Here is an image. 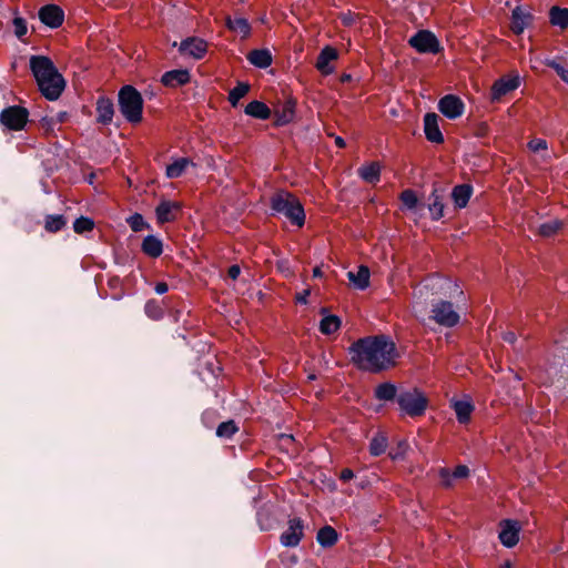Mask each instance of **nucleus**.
Here are the masks:
<instances>
[{"label":"nucleus","mask_w":568,"mask_h":568,"mask_svg":"<svg viewBox=\"0 0 568 568\" xmlns=\"http://www.w3.org/2000/svg\"><path fill=\"white\" fill-rule=\"evenodd\" d=\"M399 200L407 210H414L418 205V197L412 189L404 190L399 195Z\"/></svg>","instance_id":"42"},{"label":"nucleus","mask_w":568,"mask_h":568,"mask_svg":"<svg viewBox=\"0 0 568 568\" xmlns=\"http://www.w3.org/2000/svg\"><path fill=\"white\" fill-rule=\"evenodd\" d=\"M549 22L554 27L566 30L568 28V8L552 6L549 9Z\"/></svg>","instance_id":"32"},{"label":"nucleus","mask_w":568,"mask_h":568,"mask_svg":"<svg viewBox=\"0 0 568 568\" xmlns=\"http://www.w3.org/2000/svg\"><path fill=\"white\" fill-rule=\"evenodd\" d=\"M337 58L338 51L334 47L326 45L321 50L315 67L322 74L329 75L334 72V68L329 65V62Z\"/></svg>","instance_id":"20"},{"label":"nucleus","mask_w":568,"mask_h":568,"mask_svg":"<svg viewBox=\"0 0 568 568\" xmlns=\"http://www.w3.org/2000/svg\"><path fill=\"white\" fill-rule=\"evenodd\" d=\"M374 397L381 402H396L402 416L420 417L428 407V398L417 387L398 388L392 382L378 384L374 389Z\"/></svg>","instance_id":"2"},{"label":"nucleus","mask_w":568,"mask_h":568,"mask_svg":"<svg viewBox=\"0 0 568 568\" xmlns=\"http://www.w3.org/2000/svg\"><path fill=\"white\" fill-rule=\"evenodd\" d=\"M503 339L508 344H514L517 341V336L514 332H505L503 334Z\"/></svg>","instance_id":"58"},{"label":"nucleus","mask_w":568,"mask_h":568,"mask_svg":"<svg viewBox=\"0 0 568 568\" xmlns=\"http://www.w3.org/2000/svg\"><path fill=\"white\" fill-rule=\"evenodd\" d=\"M369 276L371 272L369 268L366 265H361L357 270V272H348L347 277L349 282L354 285L357 290H365L369 286Z\"/></svg>","instance_id":"27"},{"label":"nucleus","mask_w":568,"mask_h":568,"mask_svg":"<svg viewBox=\"0 0 568 568\" xmlns=\"http://www.w3.org/2000/svg\"><path fill=\"white\" fill-rule=\"evenodd\" d=\"M38 16L40 21L51 29L61 27L64 21V11L61 7L53 3L41 7Z\"/></svg>","instance_id":"14"},{"label":"nucleus","mask_w":568,"mask_h":568,"mask_svg":"<svg viewBox=\"0 0 568 568\" xmlns=\"http://www.w3.org/2000/svg\"><path fill=\"white\" fill-rule=\"evenodd\" d=\"M323 273L318 266L313 270V277H322Z\"/></svg>","instance_id":"62"},{"label":"nucleus","mask_w":568,"mask_h":568,"mask_svg":"<svg viewBox=\"0 0 568 568\" xmlns=\"http://www.w3.org/2000/svg\"><path fill=\"white\" fill-rule=\"evenodd\" d=\"M40 126L45 131V133H52L54 131L55 120L49 116H42L40 119Z\"/></svg>","instance_id":"49"},{"label":"nucleus","mask_w":568,"mask_h":568,"mask_svg":"<svg viewBox=\"0 0 568 568\" xmlns=\"http://www.w3.org/2000/svg\"><path fill=\"white\" fill-rule=\"evenodd\" d=\"M407 448V443L405 440H402L398 443V446L396 449H392L389 452V457L392 459H399V458H403L404 457V454H405V450Z\"/></svg>","instance_id":"48"},{"label":"nucleus","mask_w":568,"mask_h":568,"mask_svg":"<svg viewBox=\"0 0 568 568\" xmlns=\"http://www.w3.org/2000/svg\"><path fill=\"white\" fill-rule=\"evenodd\" d=\"M126 223L130 225L133 232H141L145 229H151V225L144 220L142 214L134 213L126 219Z\"/></svg>","instance_id":"41"},{"label":"nucleus","mask_w":568,"mask_h":568,"mask_svg":"<svg viewBox=\"0 0 568 568\" xmlns=\"http://www.w3.org/2000/svg\"><path fill=\"white\" fill-rule=\"evenodd\" d=\"M251 90L248 82L239 81L236 85L229 92V102L233 108H236L240 100L244 98Z\"/></svg>","instance_id":"36"},{"label":"nucleus","mask_w":568,"mask_h":568,"mask_svg":"<svg viewBox=\"0 0 568 568\" xmlns=\"http://www.w3.org/2000/svg\"><path fill=\"white\" fill-rule=\"evenodd\" d=\"M272 214H280L287 219L291 224L302 227L305 223V211L296 195L281 190L270 199Z\"/></svg>","instance_id":"4"},{"label":"nucleus","mask_w":568,"mask_h":568,"mask_svg":"<svg viewBox=\"0 0 568 568\" xmlns=\"http://www.w3.org/2000/svg\"><path fill=\"white\" fill-rule=\"evenodd\" d=\"M468 476H469V468L466 465H458L452 471V477H454V479H464Z\"/></svg>","instance_id":"50"},{"label":"nucleus","mask_w":568,"mask_h":568,"mask_svg":"<svg viewBox=\"0 0 568 568\" xmlns=\"http://www.w3.org/2000/svg\"><path fill=\"white\" fill-rule=\"evenodd\" d=\"M30 69L42 95L50 101L59 99L65 88V81L53 61L45 55H32Z\"/></svg>","instance_id":"3"},{"label":"nucleus","mask_w":568,"mask_h":568,"mask_svg":"<svg viewBox=\"0 0 568 568\" xmlns=\"http://www.w3.org/2000/svg\"><path fill=\"white\" fill-rule=\"evenodd\" d=\"M474 192V187L471 184L463 183L453 187L450 196L454 202V206L456 210H460L467 206L471 195Z\"/></svg>","instance_id":"23"},{"label":"nucleus","mask_w":568,"mask_h":568,"mask_svg":"<svg viewBox=\"0 0 568 568\" xmlns=\"http://www.w3.org/2000/svg\"><path fill=\"white\" fill-rule=\"evenodd\" d=\"M240 274H241V267L237 264L231 265L227 270V276L233 281L237 280Z\"/></svg>","instance_id":"55"},{"label":"nucleus","mask_w":568,"mask_h":568,"mask_svg":"<svg viewBox=\"0 0 568 568\" xmlns=\"http://www.w3.org/2000/svg\"><path fill=\"white\" fill-rule=\"evenodd\" d=\"M439 116L434 112H428L424 116V132L426 139L436 144L444 142V135L438 125Z\"/></svg>","instance_id":"18"},{"label":"nucleus","mask_w":568,"mask_h":568,"mask_svg":"<svg viewBox=\"0 0 568 568\" xmlns=\"http://www.w3.org/2000/svg\"><path fill=\"white\" fill-rule=\"evenodd\" d=\"M546 65L554 69L560 79L568 84V69L556 60H547Z\"/></svg>","instance_id":"45"},{"label":"nucleus","mask_w":568,"mask_h":568,"mask_svg":"<svg viewBox=\"0 0 568 568\" xmlns=\"http://www.w3.org/2000/svg\"><path fill=\"white\" fill-rule=\"evenodd\" d=\"M304 537V521L294 517L288 520V527L282 532L280 540L284 547H296Z\"/></svg>","instance_id":"13"},{"label":"nucleus","mask_w":568,"mask_h":568,"mask_svg":"<svg viewBox=\"0 0 568 568\" xmlns=\"http://www.w3.org/2000/svg\"><path fill=\"white\" fill-rule=\"evenodd\" d=\"M156 294L162 295L169 291V285L165 282H158L154 286Z\"/></svg>","instance_id":"57"},{"label":"nucleus","mask_w":568,"mask_h":568,"mask_svg":"<svg viewBox=\"0 0 568 568\" xmlns=\"http://www.w3.org/2000/svg\"><path fill=\"white\" fill-rule=\"evenodd\" d=\"M143 98L131 84L123 85L118 93L119 110L131 124H138L143 119Z\"/></svg>","instance_id":"5"},{"label":"nucleus","mask_w":568,"mask_h":568,"mask_svg":"<svg viewBox=\"0 0 568 568\" xmlns=\"http://www.w3.org/2000/svg\"><path fill=\"white\" fill-rule=\"evenodd\" d=\"M296 101L292 98L286 99L282 104L274 108L272 111L274 122L277 128L285 126L293 122L295 118Z\"/></svg>","instance_id":"15"},{"label":"nucleus","mask_w":568,"mask_h":568,"mask_svg":"<svg viewBox=\"0 0 568 568\" xmlns=\"http://www.w3.org/2000/svg\"><path fill=\"white\" fill-rule=\"evenodd\" d=\"M452 407L455 410L457 420L460 424H466L470 420V415L475 408L471 400H465V399L453 400Z\"/></svg>","instance_id":"28"},{"label":"nucleus","mask_w":568,"mask_h":568,"mask_svg":"<svg viewBox=\"0 0 568 568\" xmlns=\"http://www.w3.org/2000/svg\"><path fill=\"white\" fill-rule=\"evenodd\" d=\"M13 31L18 39L22 40V38L28 32V23L27 20L22 17H16L12 21Z\"/></svg>","instance_id":"44"},{"label":"nucleus","mask_w":568,"mask_h":568,"mask_svg":"<svg viewBox=\"0 0 568 568\" xmlns=\"http://www.w3.org/2000/svg\"><path fill=\"white\" fill-rule=\"evenodd\" d=\"M351 78H352L351 74H343L342 75V82H347V81L351 80Z\"/></svg>","instance_id":"63"},{"label":"nucleus","mask_w":568,"mask_h":568,"mask_svg":"<svg viewBox=\"0 0 568 568\" xmlns=\"http://www.w3.org/2000/svg\"><path fill=\"white\" fill-rule=\"evenodd\" d=\"M528 145L535 152L547 149V142L542 139L531 140Z\"/></svg>","instance_id":"53"},{"label":"nucleus","mask_w":568,"mask_h":568,"mask_svg":"<svg viewBox=\"0 0 568 568\" xmlns=\"http://www.w3.org/2000/svg\"><path fill=\"white\" fill-rule=\"evenodd\" d=\"M347 352L357 369L372 374L394 367L398 357L396 344L385 334L361 337L351 344Z\"/></svg>","instance_id":"1"},{"label":"nucleus","mask_w":568,"mask_h":568,"mask_svg":"<svg viewBox=\"0 0 568 568\" xmlns=\"http://www.w3.org/2000/svg\"><path fill=\"white\" fill-rule=\"evenodd\" d=\"M358 175L369 184H376L381 180V165L378 162H369L358 169Z\"/></svg>","instance_id":"30"},{"label":"nucleus","mask_w":568,"mask_h":568,"mask_svg":"<svg viewBox=\"0 0 568 568\" xmlns=\"http://www.w3.org/2000/svg\"><path fill=\"white\" fill-rule=\"evenodd\" d=\"M341 22L344 27H351L355 22V14L352 11H347L339 16Z\"/></svg>","instance_id":"52"},{"label":"nucleus","mask_w":568,"mask_h":568,"mask_svg":"<svg viewBox=\"0 0 568 568\" xmlns=\"http://www.w3.org/2000/svg\"><path fill=\"white\" fill-rule=\"evenodd\" d=\"M190 80L191 75L186 69H175L166 71L161 78V83L169 88H176L189 83Z\"/></svg>","instance_id":"22"},{"label":"nucleus","mask_w":568,"mask_h":568,"mask_svg":"<svg viewBox=\"0 0 568 568\" xmlns=\"http://www.w3.org/2000/svg\"><path fill=\"white\" fill-rule=\"evenodd\" d=\"M562 222L560 220H551L539 225L538 234L542 237L554 236L561 227Z\"/></svg>","instance_id":"39"},{"label":"nucleus","mask_w":568,"mask_h":568,"mask_svg":"<svg viewBox=\"0 0 568 568\" xmlns=\"http://www.w3.org/2000/svg\"><path fill=\"white\" fill-rule=\"evenodd\" d=\"M215 415V412L214 410H205L203 414H202V422L205 423V420L209 418V417H213Z\"/></svg>","instance_id":"61"},{"label":"nucleus","mask_w":568,"mask_h":568,"mask_svg":"<svg viewBox=\"0 0 568 568\" xmlns=\"http://www.w3.org/2000/svg\"><path fill=\"white\" fill-rule=\"evenodd\" d=\"M179 202L163 200L155 209V215L160 224L172 222L176 219L175 213L181 210Z\"/></svg>","instance_id":"21"},{"label":"nucleus","mask_w":568,"mask_h":568,"mask_svg":"<svg viewBox=\"0 0 568 568\" xmlns=\"http://www.w3.org/2000/svg\"><path fill=\"white\" fill-rule=\"evenodd\" d=\"M520 85L519 74L505 75L494 82L490 90L491 102H498L503 97L515 91Z\"/></svg>","instance_id":"11"},{"label":"nucleus","mask_w":568,"mask_h":568,"mask_svg":"<svg viewBox=\"0 0 568 568\" xmlns=\"http://www.w3.org/2000/svg\"><path fill=\"white\" fill-rule=\"evenodd\" d=\"M342 321L337 315H325L320 322V332L324 335H332L339 329Z\"/></svg>","instance_id":"35"},{"label":"nucleus","mask_w":568,"mask_h":568,"mask_svg":"<svg viewBox=\"0 0 568 568\" xmlns=\"http://www.w3.org/2000/svg\"><path fill=\"white\" fill-rule=\"evenodd\" d=\"M246 59L251 64L260 69H266L273 62L272 53L268 49H254L248 52Z\"/></svg>","instance_id":"25"},{"label":"nucleus","mask_w":568,"mask_h":568,"mask_svg":"<svg viewBox=\"0 0 568 568\" xmlns=\"http://www.w3.org/2000/svg\"><path fill=\"white\" fill-rule=\"evenodd\" d=\"M335 144L336 146H338L339 149H343L346 146V142L345 140L342 138V136H336L335 138Z\"/></svg>","instance_id":"59"},{"label":"nucleus","mask_w":568,"mask_h":568,"mask_svg":"<svg viewBox=\"0 0 568 568\" xmlns=\"http://www.w3.org/2000/svg\"><path fill=\"white\" fill-rule=\"evenodd\" d=\"M67 217L62 214H47L43 226L48 233H58L67 226Z\"/></svg>","instance_id":"33"},{"label":"nucleus","mask_w":568,"mask_h":568,"mask_svg":"<svg viewBox=\"0 0 568 568\" xmlns=\"http://www.w3.org/2000/svg\"><path fill=\"white\" fill-rule=\"evenodd\" d=\"M354 471L351 468H344L342 469L339 474V479L343 481H348L354 478Z\"/></svg>","instance_id":"56"},{"label":"nucleus","mask_w":568,"mask_h":568,"mask_svg":"<svg viewBox=\"0 0 568 568\" xmlns=\"http://www.w3.org/2000/svg\"><path fill=\"white\" fill-rule=\"evenodd\" d=\"M310 294H311L310 288H306L303 292L297 293L295 296L296 303L306 305L308 303L307 298H308Z\"/></svg>","instance_id":"54"},{"label":"nucleus","mask_w":568,"mask_h":568,"mask_svg":"<svg viewBox=\"0 0 568 568\" xmlns=\"http://www.w3.org/2000/svg\"><path fill=\"white\" fill-rule=\"evenodd\" d=\"M257 523L261 528V530H270L272 528V523L270 520V516L267 514H264L263 511H257Z\"/></svg>","instance_id":"47"},{"label":"nucleus","mask_w":568,"mask_h":568,"mask_svg":"<svg viewBox=\"0 0 568 568\" xmlns=\"http://www.w3.org/2000/svg\"><path fill=\"white\" fill-rule=\"evenodd\" d=\"M438 476L440 478V484L445 488H450L453 486L454 477H452V471L447 467H442L438 470Z\"/></svg>","instance_id":"46"},{"label":"nucleus","mask_w":568,"mask_h":568,"mask_svg":"<svg viewBox=\"0 0 568 568\" xmlns=\"http://www.w3.org/2000/svg\"><path fill=\"white\" fill-rule=\"evenodd\" d=\"M387 438L383 434L375 435L369 443V453L373 456H381L386 452Z\"/></svg>","instance_id":"38"},{"label":"nucleus","mask_w":568,"mask_h":568,"mask_svg":"<svg viewBox=\"0 0 568 568\" xmlns=\"http://www.w3.org/2000/svg\"><path fill=\"white\" fill-rule=\"evenodd\" d=\"M30 112L21 105H9L0 112V124L8 131H21L29 122Z\"/></svg>","instance_id":"8"},{"label":"nucleus","mask_w":568,"mask_h":568,"mask_svg":"<svg viewBox=\"0 0 568 568\" xmlns=\"http://www.w3.org/2000/svg\"><path fill=\"white\" fill-rule=\"evenodd\" d=\"M194 165L192 160L189 158H180L175 160L173 163L166 166V176L169 179H178L183 175L185 169L190 165Z\"/></svg>","instance_id":"34"},{"label":"nucleus","mask_w":568,"mask_h":568,"mask_svg":"<svg viewBox=\"0 0 568 568\" xmlns=\"http://www.w3.org/2000/svg\"><path fill=\"white\" fill-rule=\"evenodd\" d=\"M244 112L258 120H267L272 115V110L262 101L254 100L246 104Z\"/></svg>","instance_id":"26"},{"label":"nucleus","mask_w":568,"mask_h":568,"mask_svg":"<svg viewBox=\"0 0 568 568\" xmlns=\"http://www.w3.org/2000/svg\"><path fill=\"white\" fill-rule=\"evenodd\" d=\"M67 119V113L65 112H59L58 115H57V119L55 120V123H63Z\"/></svg>","instance_id":"60"},{"label":"nucleus","mask_w":568,"mask_h":568,"mask_svg":"<svg viewBox=\"0 0 568 568\" xmlns=\"http://www.w3.org/2000/svg\"><path fill=\"white\" fill-rule=\"evenodd\" d=\"M520 527L518 521L513 519H504L500 523L499 540L507 547L511 548L519 541Z\"/></svg>","instance_id":"17"},{"label":"nucleus","mask_w":568,"mask_h":568,"mask_svg":"<svg viewBox=\"0 0 568 568\" xmlns=\"http://www.w3.org/2000/svg\"><path fill=\"white\" fill-rule=\"evenodd\" d=\"M225 26L230 31L241 33L243 38H247L251 34L252 28L245 18H232L227 16L225 18Z\"/></svg>","instance_id":"31"},{"label":"nucleus","mask_w":568,"mask_h":568,"mask_svg":"<svg viewBox=\"0 0 568 568\" xmlns=\"http://www.w3.org/2000/svg\"><path fill=\"white\" fill-rule=\"evenodd\" d=\"M94 227V222L92 219L87 216H80L75 219L73 223V230L78 234H83L85 232L92 231Z\"/></svg>","instance_id":"43"},{"label":"nucleus","mask_w":568,"mask_h":568,"mask_svg":"<svg viewBox=\"0 0 568 568\" xmlns=\"http://www.w3.org/2000/svg\"><path fill=\"white\" fill-rule=\"evenodd\" d=\"M316 541L323 548H331L338 541V532L334 527L325 525L317 531Z\"/></svg>","instance_id":"29"},{"label":"nucleus","mask_w":568,"mask_h":568,"mask_svg":"<svg viewBox=\"0 0 568 568\" xmlns=\"http://www.w3.org/2000/svg\"><path fill=\"white\" fill-rule=\"evenodd\" d=\"M438 111L449 120H456L464 114L465 103L456 94H446L439 99Z\"/></svg>","instance_id":"10"},{"label":"nucleus","mask_w":568,"mask_h":568,"mask_svg":"<svg viewBox=\"0 0 568 568\" xmlns=\"http://www.w3.org/2000/svg\"><path fill=\"white\" fill-rule=\"evenodd\" d=\"M179 52L182 55H187L195 60H201L207 52V42L199 37H187L180 42Z\"/></svg>","instance_id":"12"},{"label":"nucleus","mask_w":568,"mask_h":568,"mask_svg":"<svg viewBox=\"0 0 568 568\" xmlns=\"http://www.w3.org/2000/svg\"><path fill=\"white\" fill-rule=\"evenodd\" d=\"M239 432V427L233 419L222 422L216 428V436L220 438H231L235 433Z\"/></svg>","instance_id":"40"},{"label":"nucleus","mask_w":568,"mask_h":568,"mask_svg":"<svg viewBox=\"0 0 568 568\" xmlns=\"http://www.w3.org/2000/svg\"><path fill=\"white\" fill-rule=\"evenodd\" d=\"M501 568H513V567H511L510 561H506V562H504V565L501 566Z\"/></svg>","instance_id":"64"},{"label":"nucleus","mask_w":568,"mask_h":568,"mask_svg":"<svg viewBox=\"0 0 568 568\" xmlns=\"http://www.w3.org/2000/svg\"><path fill=\"white\" fill-rule=\"evenodd\" d=\"M144 313L149 318H151L153 321H160L164 316V310L161 305V302L156 301L154 298L149 300L145 303Z\"/></svg>","instance_id":"37"},{"label":"nucleus","mask_w":568,"mask_h":568,"mask_svg":"<svg viewBox=\"0 0 568 568\" xmlns=\"http://www.w3.org/2000/svg\"><path fill=\"white\" fill-rule=\"evenodd\" d=\"M141 251L151 258H156L163 253V242L155 235H146L141 244Z\"/></svg>","instance_id":"24"},{"label":"nucleus","mask_w":568,"mask_h":568,"mask_svg":"<svg viewBox=\"0 0 568 568\" xmlns=\"http://www.w3.org/2000/svg\"><path fill=\"white\" fill-rule=\"evenodd\" d=\"M97 111V122L103 125H109L112 123L114 115V104L113 101L101 95L97 100L95 105Z\"/></svg>","instance_id":"19"},{"label":"nucleus","mask_w":568,"mask_h":568,"mask_svg":"<svg viewBox=\"0 0 568 568\" xmlns=\"http://www.w3.org/2000/svg\"><path fill=\"white\" fill-rule=\"evenodd\" d=\"M489 133V126L486 122H480L474 128V135L477 138H485Z\"/></svg>","instance_id":"51"},{"label":"nucleus","mask_w":568,"mask_h":568,"mask_svg":"<svg viewBox=\"0 0 568 568\" xmlns=\"http://www.w3.org/2000/svg\"><path fill=\"white\" fill-rule=\"evenodd\" d=\"M408 44L420 54H438L444 51L438 38L430 30H418L408 39Z\"/></svg>","instance_id":"7"},{"label":"nucleus","mask_w":568,"mask_h":568,"mask_svg":"<svg viewBox=\"0 0 568 568\" xmlns=\"http://www.w3.org/2000/svg\"><path fill=\"white\" fill-rule=\"evenodd\" d=\"M447 197V186L439 183L434 182L430 194L428 195V204L427 207L430 213V219L433 221H438L445 216V200Z\"/></svg>","instance_id":"9"},{"label":"nucleus","mask_w":568,"mask_h":568,"mask_svg":"<svg viewBox=\"0 0 568 568\" xmlns=\"http://www.w3.org/2000/svg\"><path fill=\"white\" fill-rule=\"evenodd\" d=\"M429 320L438 325L452 328L459 324L460 315L454 310V304L446 300H437L432 303Z\"/></svg>","instance_id":"6"},{"label":"nucleus","mask_w":568,"mask_h":568,"mask_svg":"<svg viewBox=\"0 0 568 568\" xmlns=\"http://www.w3.org/2000/svg\"><path fill=\"white\" fill-rule=\"evenodd\" d=\"M534 20L535 16L530 11H526L521 6H517L511 11L510 30L519 36L532 24Z\"/></svg>","instance_id":"16"}]
</instances>
